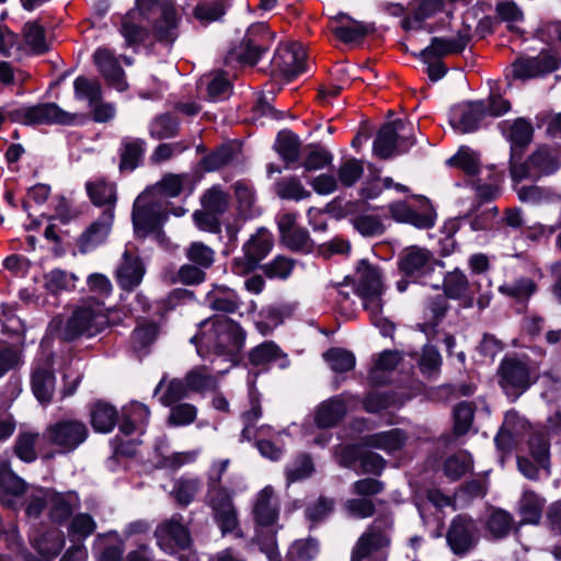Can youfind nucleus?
<instances>
[{"mask_svg":"<svg viewBox=\"0 0 561 561\" xmlns=\"http://www.w3.org/2000/svg\"><path fill=\"white\" fill-rule=\"evenodd\" d=\"M245 331L234 320L213 316L199 324L198 333L192 337L199 355H238L245 342Z\"/></svg>","mask_w":561,"mask_h":561,"instance_id":"obj_1","label":"nucleus"},{"mask_svg":"<svg viewBox=\"0 0 561 561\" xmlns=\"http://www.w3.org/2000/svg\"><path fill=\"white\" fill-rule=\"evenodd\" d=\"M112 308L95 296L81 298L72 309L58 335L65 342H72L81 336L93 337L101 334L114 322L111 321Z\"/></svg>","mask_w":561,"mask_h":561,"instance_id":"obj_2","label":"nucleus"},{"mask_svg":"<svg viewBox=\"0 0 561 561\" xmlns=\"http://www.w3.org/2000/svg\"><path fill=\"white\" fill-rule=\"evenodd\" d=\"M280 503L273 486L263 488L253 503L255 540L270 561H282L277 550V533Z\"/></svg>","mask_w":561,"mask_h":561,"instance_id":"obj_3","label":"nucleus"},{"mask_svg":"<svg viewBox=\"0 0 561 561\" xmlns=\"http://www.w3.org/2000/svg\"><path fill=\"white\" fill-rule=\"evenodd\" d=\"M229 460L215 465L207 479L206 504L210 507L214 520L222 534L233 533L239 527L238 512L232 500V492L222 485V476Z\"/></svg>","mask_w":561,"mask_h":561,"instance_id":"obj_4","label":"nucleus"},{"mask_svg":"<svg viewBox=\"0 0 561 561\" xmlns=\"http://www.w3.org/2000/svg\"><path fill=\"white\" fill-rule=\"evenodd\" d=\"M393 524L391 514L378 515L357 538L351 561H387L383 551L391 545Z\"/></svg>","mask_w":561,"mask_h":561,"instance_id":"obj_5","label":"nucleus"},{"mask_svg":"<svg viewBox=\"0 0 561 561\" xmlns=\"http://www.w3.org/2000/svg\"><path fill=\"white\" fill-rule=\"evenodd\" d=\"M496 379L503 392L516 400L538 380V375L527 356L506 355L497 367Z\"/></svg>","mask_w":561,"mask_h":561,"instance_id":"obj_6","label":"nucleus"},{"mask_svg":"<svg viewBox=\"0 0 561 561\" xmlns=\"http://www.w3.org/2000/svg\"><path fill=\"white\" fill-rule=\"evenodd\" d=\"M169 202L149 190L141 193L134 203L133 222L137 232L146 236L158 230L168 218Z\"/></svg>","mask_w":561,"mask_h":561,"instance_id":"obj_7","label":"nucleus"},{"mask_svg":"<svg viewBox=\"0 0 561 561\" xmlns=\"http://www.w3.org/2000/svg\"><path fill=\"white\" fill-rule=\"evenodd\" d=\"M407 129L413 130V124L410 121L394 119L385 124L374 141L375 156L386 160L405 152L415 142L412 134H404Z\"/></svg>","mask_w":561,"mask_h":561,"instance_id":"obj_8","label":"nucleus"},{"mask_svg":"<svg viewBox=\"0 0 561 561\" xmlns=\"http://www.w3.org/2000/svg\"><path fill=\"white\" fill-rule=\"evenodd\" d=\"M273 35L263 23L251 25L242 41L233 46L227 56V62L254 66L262 54L270 49Z\"/></svg>","mask_w":561,"mask_h":561,"instance_id":"obj_9","label":"nucleus"},{"mask_svg":"<svg viewBox=\"0 0 561 561\" xmlns=\"http://www.w3.org/2000/svg\"><path fill=\"white\" fill-rule=\"evenodd\" d=\"M10 121L24 125H71L77 114L60 108L56 103H43L33 106H22L7 113Z\"/></svg>","mask_w":561,"mask_h":561,"instance_id":"obj_10","label":"nucleus"},{"mask_svg":"<svg viewBox=\"0 0 561 561\" xmlns=\"http://www.w3.org/2000/svg\"><path fill=\"white\" fill-rule=\"evenodd\" d=\"M446 541L454 554L463 557L474 550L480 541L478 523L468 514H458L446 531Z\"/></svg>","mask_w":561,"mask_h":561,"instance_id":"obj_11","label":"nucleus"},{"mask_svg":"<svg viewBox=\"0 0 561 561\" xmlns=\"http://www.w3.org/2000/svg\"><path fill=\"white\" fill-rule=\"evenodd\" d=\"M88 434V427L82 421L66 419L48 425L44 436L60 454H67L78 448Z\"/></svg>","mask_w":561,"mask_h":561,"instance_id":"obj_12","label":"nucleus"},{"mask_svg":"<svg viewBox=\"0 0 561 561\" xmlns=\"http://www.w3.org/2000/svg\"><path fill=\"white\" fill-rule=\"evenodd\" d=\"M154 537L158 546L168 553L185 550L192 543L191 533L179 513L160 523L154 530Z\"/></svg>","mask_w":561,"mask_h":561,"instance_id":"obj_13","label":"nucleus"},{"mask_svg":"<svg viewBox=\"0 0 561 561\" xmlns=\"http://www.w3.org/2000/svg\"><path fill=\"white\" fill-rule=\"evenodd\" d=\"M560 66V57L550 49H542L535 57L520 56L511 65L512 76L518 80H529L547 76Z\"/></svg>","mask_w":561,"mask_h":561,"instance_id":"obj_14","label":"nucleus"},{"mask_svg":"<svg viewBox=\"0 0 561 561\" xmlns=\"http://www.w3.org/2000/svg\"><path fill=\"white\" fill-rule=\"evenodd\" d=\"M417 205L407 202H396L389 205L391 217L399 221L411 224L420 229H430L435 225V210L425 197L416 198Z\"/></svg>","mask_w":561,"mask_h":561,"instance_id":"obj_15","label":"nucleus"},{"mask_svg":"<svg viewBox=\"0 0 561 561\" xmlns=\"http://www.w3.org/2000/svg\"><path fill=\"white\" fill-rule=\"evenodd\" d=\"M306 50L300 43L280 44L272 59V67L287 80H291L305 69Z\"/></svg>","mask_w":561,"mask_h":561,"instance_id":"obj_16","label":"nucleus"},{"mask_svg":"<svg viewBox=\"0 0 561 561\" xmlns=\"http://www.w3.org/2000/svg\"><path fill=\"white\" fill-rule=\"evenodd\" d=\"M180 18L172 3L161 5V15L152 24L151 35L154 46L159 44L167 53L171 51L174 42L179 37Z\"/></svg>","mask_w":561,"mask_h":561,"instance_id":"obj_17","label":"nucleus"},{"mask_svg":"<svg viewBox=\"0 0 561 561\" xmlns=\"http://www.w3.org/2000/svg\"><path fill=\"white\" fill-rule=\"evenodd\" d=\"M273 239L265 230L257 231L243 245L244 262L242 259H236L233 265L237 273H248L252 271L272 250Z\"/></svg>","mask_w":561,"mask_h":561,"instance_id":"obj_18","label":"nucleus"},{"mask_svg":"<svg viewBox=\"0 0 561 561\" xmlns=\"http://www.w3.org/2000/svg\"><path fill=\"white\" fill-rule=\"evenodd\" d=\"M436 260L430 251L419 247L405 248L399 256V270L410 277H422L434 271Z\"/></svg>","mask_w":561,"mask_h":561,"instance_id":"obj_19","label":"nucleus"},{"mask_svg":"<svg viewBox=\"0 0 561 561\" xmlns=\"http://www.w3.org/2000/svg\"><path fill=\"white\" fill-rule=\"evenodd\" d=\"M470 41L471 34L468 27L459 30L455 37H433L431 45L421 51V59L428 61L430 59H442L447 55L459 54Z\"/></svg>","mask_w":561,"mask_h":561,"instance_id":"obj_20","label":"nucleus"},{"mask_svg":"<svg viewBox=\"0 0 561 561\" xmlns=\"http://www.w3.org/2000/svg\"><path fill=\"white\" fill-rule=\"evenodd\" d=\"M330 30L339 41L351 44L363 41L374 31V26L355 21L351 16L341 13L332 18Z\"/></svg>","mask_w":561,"mask_h":561,"instance_id":"obj_21","label":"nucleus"},{"mask_svg":"<svg viewBox=\"0 0 561 561\" xmlns=\"http://www.w3.org/2000/svg\"><path fill=\"white\" fill-rule=\"evenodd\" d=\"M93 60L110 85L118 91H123L127 88L124 70L111 49L106 47L96 49L93 55Z\"/></svg>","mask_w":561,"mask_h":561,"instance_id":"obj_22","label":"nucleus"},{"mask_svg":"<svg viewBox=\"0 0 561 561\" xmlns=\"http://www.w3.org/2000/svg\"><path fill=\"white\" fill-rule=\"evenodd\" d=\"M449 305L443 294L427 297L423 302V322L419 323L420 331L432 339L437 333V327L445 318Z\"/></svg>","mask_w":561,"mask_h":561,"instance_id":"obj_23","label":"nucleus"},{"mask_svg":"<svg viewBox=\"0 0 561 561\" xmlns=\"http://www.w3.org/2000/svg\"><path fill=\"white\" fill-rule=\"evenodd\" d=\"M85 191L91 203L96 207H104L103 211H110L115 216L117 204L116 183L105 178H98L85 183Z\"/></svg>","mask_w":561,"mask_h":561,"instance_id":"obj_24","label":"nucleus"},{"mask_svg":"<svg viewBox=\"0 0 561 561\" xmlns=\"http://www.w3.org/2000/svg\"><path fill=\"white\" fill-rule=\"evenodd\" d=\"M114 217L115 216L111 214V210L102 211L100 217L80 236L78 240L80 252L87 253L106 240L111 232Z\"/></svg>","mask_w":561,"mask_h":561,"instance_id":"obj_25","label":"nucleus"},{"mask_svg":"<svg viewBox=\"0 0 561 561\" xmlns=\"http://www.w3.org/2000/svg\"><path fill=\"white\" fill-rule=\"evenodd\" d=\"M144 274L145 267L139 256L126 250L115 273L119 287L127 291L134 290L141 283Z\"/></svg>","mask_w":561,"mask_h":561,"instance_id":"obj_26","label":"nucleus"},{"mask_svg":"<svg viewBox=\"0 0 561 561\" xmlns=\"http://www.w3.org/2000/svg\"><path fill=\"white\" fill-rule=\"evenodd\" d=\"M546 499L533 490H525L517 503V514L520 517L517 527L539 525L542 518Z\"/></svg>","mask_w":561,"mask_h":561,"instance_id":"obj_27","label":"nucleus"},{"mask_svg":"<svg viewBox=\"0 0 561 561\" xmlns=\"http://www.w3.org/2000/svg\"><path fill=\"white\" fill-rule=\"evenodd\" d=\"M354 283L358 296L382 294L383 290L380 271L365 260H362L356 268Z\"/></svg>","mask_w":561,"mask_h":561,"instance_id":"obj_28","label":"nucleus"},{"mask_svg":"<svg viewBox=\"0 0 561 561\" xmlns=\"http://www.w3.org/2000/svg\"><path fill=\"white\" fill-rule=\"evenodd\" d=\"M146 142L140 138L125 137L121 141L118 150L121 173H129L136 170L144 158Z\"/></svg>","mask_w":561,"mask_h":561,"instance_id":"obj_29","label":"nucleus"},{"mask_svg":"<svg viewBox=\"0 0 561 561\" xmlns=\"http://www.w3.org/2000/svg\"><path fill=\"white\" fill-rule=\"evenodd\" d=\"M484 528L492 540H502L513 530L518 533L520 527H517V523L510 512L503 508H494L488 515Z\"/></svg>","mask_w":561,"mask_h":561,"instance_id":"obj_30","label":"nucleus"},{"mask_svg":"<svg viewBox=\"0 0 561 561\" xmlns=\"http://www.w3.org/2000/svg\"><path fill=\"white\" fill-rule=\"evenodd\" d=\"M206 302L211 310L227 314L236 313L241 306L238 293L225 285H215L206 295Z\"/></svg>","mask_w":561,"mask_h":561,"instance_id":"obj_31","label":"nucleus"},{"mask_svg":"<svg viewBox=\"0 0 561 561\" xmlns=\"http://www.w3.org/2000/svg\"><path fill=\"white\" fill-rule=\"evenodd\" d=\"M160 332L161 327L158 322L147 319L138 321L130 335L131 348L139 355L147 354Z\"/></svg>","mask_w":561,"mask_h":561,"instance_id":"obj_32","label":"nucleus"},{"mask_svg":"<svg viewBox=\"0 0 561 561\" xmlns=\"http://www.w3.org/2000/svg\"><path fill=\"white\" fill-rule=\"evenodd\" d=\"M49 517L56 524H62L71 516L79 505L78 494L73 491L66 493L49 492Z\"/></svg>","mask_w":561,"mask_h":561,"instance_id":"obj_33","label":"nucleus"},{"mask_svg":"<svg viewBox=\"0 0 561 561\" xmlns=\"http://www.w3.org/2000/svg\"><path fill=\"white\" fill-rule=\"evenodd\" d=\"M20 392L18 383L8 382L3 393L0 392V442L7 440L15 431L16 422L8 408Z\"/></svg>","mask_w":561,"mask_h":561,"instance_id":"obj_34","label":"nucleus"},{"mask_svg":"<svg viewBox=\"0 0 561 561\" xmlns=\"http://www.w3.org/2000/svg\"><path fill=\"white\" fill-rule=\"evenodd\" d=\"M255 446L260 454L271 460H278L284 451V445L278 434L270 425H262L255 431Z\"/></svg>","mask_w":561,"mask_h":561,"instance_id":"obj_35","label":"nucleus"},{"mask_svg":"<svg viewBox=\"0 0 561 561\" xmlns=\"http://www.w3.org/2000/svg\"><path fill=\"white\" fill-rule=\"evenodd\" d=\"M118 412L107 402L98 401L90 407V423L95 432L108 433L117 423Z\"/></svg>","mask_w":561,"mask_h":561,"instance_id":"obj_36","label":"nucleus"},{"mask_svg":"<svg viewBox=\"0 0 561 561\" xmlns=\"http://www.w3.org/2000/svg\"><path fill=\"white\" fill-rule=\"evenodd\" d=\"M24 46L35 55H43L50 49V42L44 26L38 21H28L22 28Z\"/></svg>","mask_w":561,"mask_h":561,"instance_id":"obj_37","label":"nucleus"},{"mask_svg":"<svg viewBox=\"0 0 561 561\" xmlns=\"http://www.w3.org/2000/svg\"><path fill=\"white\" fill-rule=\"evenodd\" d=\"M345 413L346 407L344 401L339 397H334L319 405L314 422L319 427L329 428L336 425Z\"/></svg>","mask_w":561,"mask_h":561,"instance_id":"obj_38","label":"nucleus"},{"mask_svg":"<svg viewBox=\"0 0 561 561\" xmlns=\"http://www.w3.org/2000/svg\"><path fill=\"white\" fill-rule=\"evenodd\" d=\"M32 390L42 403H49L55 390V375L50 367H36L32 374Z\"/></svg>","mask_w":561,"mask_h":561,"instance_id":"obj_39","label":"nucleus"},{"mask_svg":"<svg viewBox=\"0 0 561 561\" xmlns=\"http://www.w3.org/2000/svg\"><path fill=\"white\" fill-rule=\"evenodd\" d=\"M407 436L400 428H393L386 432L368 435L364 443L368 447L379 448L388 453L399 450L403 447Z\"/></svg>","mask_w":561,"mask_h":561,"instance_id":"obj_40","label":"nucleus"},{"mask_svg":"<svg viewBox=\"0 0 561 561\" xmlns=\"http://www.w3.org/2000/svg\"><path fill=\"white\" fill-rule=\"evenodd\" d=\"M534 129L525 118L514 121L510 126L508 139L512 144V159H520L523 149L527 147L533 139Z\"/></svg>","mask_w":561,"mask_h":561,"instance_id":"obj_41","label":"nucleus"},{"mask_svg":"<svg viewBox=\"0 0 561 561\" xmlns=\"http://www.w3.org/2000/svg\"><path fill=\"white\" fill-rule=\"evenodd\" d=\"M472 456L466 450H459L448 456L443 462V472L451 482L460 480L466 473L472 471Z\"/></svg>","mask_w":561,"mask_h":561,"instance_id":"obj_42","label":"nucleus"},{"mask_svg":"<svg viewBox=\"0 0 561 561\" xmlns=\"http://www.w3.org/2000/svg\"><path fill=\"white\" fill-rule=\"evenodd\" d=\"M190 392L203 393L215 391L218 387V380L211 370L205 366H197L187 371L184 377Z\"/></svg>","mask_w":561,"mask_h":561,"instance_id":"obj_43","label":"nucleus"},{"mask_svg":"<svg viewBox=\"0 0 561 561\" xmlns=\"http://www.w3.org/2000/svg\"><path fill=\"white\" fill-rule=\"evenodd\" d=\"M41 439L38 432L24 431L20 432L13 444V454L22 461L34 462L37 457V444Z\"/></svg>","mask_w":561,"mask_h":561,"instance_id":"obj_44","label":"nucleus"},{"mask_svg":"<svg viewBox=\"0 0 561 561\" xmlns=\"http://www.w3.org/2000/svg\"><path fill=\"white\" fill-rule=\"evenodd\" d=\"M119 32L127 46L134 47L141 44L150 51H154V43L150 38V33L145 27L134 23L129 14L123 18Z\"/></svg>","mask_w":561,"mask_h":561,"instance_id":"obj_45","label":"nucleus"},{"mask_svg":"<svg viewBox=\"0 0 561 561\" xmlns=\"http://www.w3.org/2000/svg\"><path fill=\"white\" fill-rule=\"evenodd\" d=\"M180 131V121L171 113L157 115L149 125V135L156 140L174 138Z\"/></svg>","mask_w":561,"mask_h":561,"instance_id":"obj_46","label":"nucleus"},{"mask_svg":"<svg viewBox=\"0 0 561 561\" xmlns=\"http://www.w3.org/2000/svg\"><path fill=\"white\" fill-rule=\"evenodd\" d=\"M249 399L250 408L241 414V421L243 423L241 431L242 442L253 440L255 431L259 428L255 427V424L263 414L259 393L254 390L250 391Z\"/></svg>","mask_w":561,"mask_h":561,"instance_id":"obj_47","label":"nucleus"},{"mask_svg":"<svg viewBox=\"0 0 561 561\" xmlns=\"http://www.w3.org/2000/svg\"><path fill=\"white\" fill-rule=\"evenodd\" d=\"M300 141L290 130L278 133L274 148L283 161L289 165L299 159Z\"/></svg>","mask_w":561,"mask_h":561,"instance_id":"obj_48","label":"nucleus"},{"mask_svg":"<svg viewBox=\"0 0 561 561\" xmlns=\"http://www.w3.org/2000/svg\"><path fill=\"white\" fill-rule=\"evenodd\" d=\"M23 363V344L0 339V378L19 368Z\"/></svg>","mask_w":561,"mask_h":561,"instance_id":"obj_49","label":"nucleus"},{"mask_svg":"<svg viewBox=\"0 0 561 561\" xmlns=\"http://www.w3.org/2000/svg\"><path fill=\"white\" fill-rule=\"evenodd\" d=\"M444 296L451 299L465 298L470 289L467 275L459 268L446 273L443 280Z\"/></svg>","mask_w":561,"mask_h":561,"instance_id":"obj_50","label":"nucleus"},{"mask_svg":"<svg viewBox=\"0 0 561 561\" xmlns=\"http://www.w3.org/2000/svg\"><path fill=\"white\" fill-rule=\"evenodd\" d=\"M517 195L520 202L534 205H559L561 203V194L535 185L522 186Z\"/></svg>","mask_w":561,"mask_h":561,"instance_id":"obj_51","label":"nucleus"},{"mask_svg":"<svg viewBox=\"0 0 561 561\" xmlns=\"http://www.w3.org/2000/svg\"><path fill=\"white\" fill-rule=\"evenodd\" d=\"M485 115V105L482 102L471 103L461 111L458 121L453 122V125L461 133H470L478 128Z\"/></svg>","mask_w":561,"mask_h":561,"instance_id":"obj_52","label":"nucleus"},{"mask_svg":"<svg viewBox=\"0 0 561 561\" xmlns=\"http://www.w3.org/2000/svg\"><path fill=\"white\" fill-rule=\"evenodd\" d=\"M417 7L414 10L412 18H405L402 21L404 30L416 28L422 21L439 12L444 8V0H415Z\"/></svg>","mask_w":561,"mask_h":561,"instance_id":"obj_53","label":"nucleus"},{"mask_svg":"<svg viewBox=\"0 0 561 561\" xmlns=\"http://www.w3.org/2000/svg\"><path fill=\"white\" fill-rule=\"evenodd\" d=\"M275 194L282 199L300 201L308 198L311 193L306 190L297 176H287L274 185Z\"/></svg>","mask_w":561,"mask_h":561,"instance_id":"obj_54","label":"nucleus"},{"mask_svg":"<svg viewBox=\"0 0 561 561\" xmlns=\"http://www.w3.org/2000/svg\"><path fill=\"white\" fill-rule=\"evenodd\" d=\"M185 257L188 262L204 268H210L215 263L216 253L214 249L202 241L190 243L184 250Z\"/></svg>","mask_w":561,"mask_h":561,"instance_id":"obj_55","label":"nucleus"},{"mask_svg":"<svg viewBox=\"0 0 561 561\" xmlns=\"http://www.w3.org/2000/svg\"><path fill=\"white\" fill-rule=\"evenodd\" d=\"M285 357V353L272 341L253 347L249 353V360L254 366H265Z\"/></svg>","mask_w":561,"mask_h":561,"instance_id":"obj_56","label":"nucleus"},{"mask_svg":"<svg viewBox=\"0 0 561 561\" xmlns=\"http://www.w3.org/2000/svg\"><path fill=\"white\" fill-rule=\"evenodd\" d=\"M201 488L202 481L199 479L181 478L175 482L171 495L180 506L185 507L194 501Z\"/></svg>","mask_w":561,"mask_h":561,"instance_id":"obj_57","label":"nucleus"},{"mask_svg":"<svg viewBox=\"0 0 561 561\" xmlns=\"http://www.w3.org/2000/svg\"><path fill=\"white\" fill-rule=\"evenodd\" d=\"M504 296L513 298L517 301H526L537 290L536 283L528 277H522L513 283H506L499 287Z\"/></svg>","mask_w":561,"mask_h":561,"instance_id":"obj_58","label":"nucleus"},{"mask_svg":"<svg viewBox=\"0 0 561 561\" xmlns=\"http://www.w3.org/2000/svg\"><path fill=\"white\" fill-rule=\"evenodd\" d=\"M323 358L333 371L340 374L350 371L355 366L354 354L341 347H332L328 350L323 354Z\"/></svg>","mask_w":561,"mask_h":561,"instance_id":"obj_59","label":"nucleus"},{"mask_svg":"<svg viewBox=\"0 0 561 561\" xmlns=\"http://www.w3.org/2000/svg\"><path fill=\"white\" fill-rule=\"evenodd\" d=\"M203 208L216 214H225L230 206V195L219 186L207 190L202 197Z\"/></svg>","mask_w":561,"mask_h":561,"instance_id":"obj_60","label":"nucleus"},{"mask_svg":"<svg viewBox=\"0 0 561 561\" xmlns=\"http://www.w3.org/2000/svg\"><path fill=\"white\" fill-rule=\"evenodd\" d=\"M64 546L65 539L58 529L46 531L41 538L36 539L35 542L37 551L46 558L58 556Z\"/></svg>","mask_w":561,"mask_h":561,"instance_id":"obj_61","label":"nucleus"},{"mask_svg":"<svg viewBox=\"0 0 561 561\" xmlns=\"http://www.w3.org/2000/svg\"><path fill=\"white\" fill-rule=\"evenodd\" d=\"M297 261L286 256L277 255L271 262L261 266L264 275L268 278L286 279L294 271Z\"/></svg>","mask_w":561,"mask_h":561,"instance_id":"obj_62","label":"nucleus"},{"mask_svg":"<svg viewBox=\"0 0 561 561\" xmlns=\"http://www.w3.org/2000/svg\"><path fill=\"white\" fill-rule=\"evenodd\" d=\"M197 417V408L191 403H175L171 405L167 424L179 427L187 426L195 422Z\"/></svg>","mask_w":561,"mask_h":561,"instance_id":"obj_63","label":"nucleus"},{"mask_svg":"<svg viewBox=\"0 0 561 561\" xmlns=\"http://www.w3.org/2000/svg\"><path fill=\"white\" fill-rule=\"evenodd\" d=\"M318 553V542L313 538L294 541L286 554L287 561H310Z\"/></svg>","mask_w":561,"mask_h":561,"instance_id":"obj_64","label":"nucleus"}]
</instances>
